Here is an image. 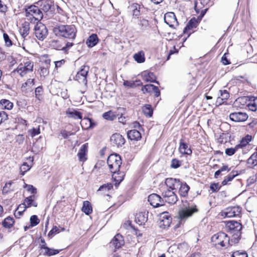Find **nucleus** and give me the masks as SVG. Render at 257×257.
<instances>
[{
	"label": "nucleus",
	"mask_w": 257,
	"mask_h": 257,
	"mask_svg": "<svg viewBox=\"0 0 257 257\" xmlns=\"http://www.w3.org/2000/svg\"><path fill=\"white\" fill-rule=\"evenodd\" d=\"M54 34L57 37H63L73 41L76 37V29L74 25H60L53 29Z\"/></svg>",
	"instance_id": "nucleus-1"
},
{
	"label": "nucleus",
	"mask_w": 257,
	"mask_h": 257,
	"mask_svg": "<svg viewBox=\"0 0 257 257\" xmlns=\"http://www.w3.org/2000/svg\"><path fill=\"white\" fill-rule=\"evenodd\" d=\"M225 227L227 231L232 234L231 240H233L234 243L238 242L241 236L240 230L242 229L241 223L234 220L229 221L226 223Z\"/></svg>",
	"instance_id": "nucleus-2"
},
{
	"label": "nucleus",
	"mask_w": 257,
	"mask_h": 257,
	"mask_svg": "<svg viewBox=\"0 0 257 257\" xmlns=\"http://www.w3.org/2000/svg\"><path fill=\"white\" fill-rule=\"evenodd\" d=\"M26 19L31 22L35 23L43 18V14L38 7L32 5L25 9Z\"/></svg>",
	"instance_id": "nucleus-3"
},
{
	"label": "nucleus",
	"mask_w": 257,
	"mask_h": 257,
	"mask_svg": "<svg viewBox=\"0 0 257 257\" xmlns=\"http://www.w3.org/2000/svg\"><path fill=\"white\" fill-rule=\"evenodd\" d=\"M198 209L196 205L188 206L180 208L178 211V219L180 223L185 221L189 217L198 212Z\"/></svg>",
	"instance_id": "nucleus-4"
},
{
	"label": "nucleus",
	"mask_w": 257,
	"mask_h": 257,
	"mask_svg": "<svg viewBox=\"0 0 257 257\" xmlns=\"http://www.w3.org/2000/svg\"><path fill=\"white\" fill-rule=\"evenodd\" d=\"M107 163L111 173L118 172L121 165V159L118 155L111 154L107 160Z\"/></svg>",
	"instance_id": "nucleus-5"
},
{
	"label": "nucleus",
	"mask_w": 257,
	"mask_h": 257,
	"mask_svg": "<svg viewBox=\"0 0 257 257\" xmlns=\"http://www.w3.org/2000/svg\"><path fill=\"white\" fill-rule=\"evenodd\" d=\"M211 241L216 246L219 245L222 247H224L229 244V237L223 232H219L213 235L211 237Z\"/></svg>",
	"instance_id": "nucleus-6"
},
{
	"label": "nucleus",
	"mask_w": 257,
	"mask_h": 257,
	"mask_svg": "<svg viewBox=\"0 0 257 257\" xmlns=\"http://www.w3.org/2000/svg\"><path fill=\"white\" fill-rule=\"evenodd\" d=\"M34 67V63L30 61H27L24 62V64L21 63L15 70L18 73L23 77L26 74L32 72Z\"/></svg>",
	"instance_id": "nucleus-7"
},
{
	"label": "nucleus",
	"mask_w": 257,
	"mask_h": 257,
	"mask_svg": "<svg viewBox=\"0 0 257 257\" xmlns=\"http://www.w3.org/2000/svg\"><path fill=\"white\" fill-rule=\"evenodd\" d=\"M162 195L165 202L169 204H175L178 200L177 196L175 192L169 189L164 190L162 192Z\"/></svg>",
	"instance_id": "nucleus-8"
},
{
	"label": "nucleus",
	"mask_w": 257,
	"mask_h": 257,
	"mask_svg": "<svg viewBox=\"0 0 257 257\" xmlns=\"http://www.w3.org/2000/svg\"><path fill=\"white\" fill-rule=\"evenodd\" d=\"M36 37L40 40H43L48 35V30L46 27L43 24H37L35 28Z\"/></svg>",
	"instance_id": "nucleus-9"
},
{
	"label": "nucleus",
	"mask_w": 257,
	"mask_h": 257,
	"mask_svg": "<svg viewBox=\"0 0 257 257\" xmlns=\"http://www.w3.org/2000/svg\"><path fill=\"white\" fill-rule=\"evenodd\" d=\"M89 68L87 66H82L80 70L75 76V79L80 83L86 84L87 76Z\"/></svg>",
	"instance_id": "nucleus-10"
},
{
	"label": "nucleus",
	"mask_w": 257,
	"mask_h": 257,
	"mask_svg": "<svg viewBox=\"0 0 257 257\" xmlns=\"http://www.w3.org/2000/svg\"><path fill=\"white\" fill-rule=\"evenodd\" d=\"M241 208L238 206H232L226 208L222 212V216L225 217H233L239 216Z\"/></svg>",
	"instance_id": "nucleus-11"
},
{
	"label": "nucleus",
	"mask_w": 257,
	"mask_h": 257,
	"mask_svg": "<svg viewBox=\"0 0 257 257\" xmlns=\"http://www.w3.org/2000/svg\"><path fill=\"white\" fill-rule=\"evenodd\" d=\"M200 20L195 18H192L188 23L186 26L185 27L183 30V33L184 34H187L188 37L193 32V29L196 28L200 22Z\"/></svg>",
	"instance_id": "nucleus-12"
},
{
	"label": "nucleus",
	"mask_w": 257,
	"mask_h": 257,
	"mask_svg": "<svg viewBox=\"0 0 257 257\" xmlns=\"http://www.w3.org/2000/svg\"><path fill=\"white\" fill-rule=\"evenodd\" d=\"M51 46L54 49L58 50H62L65 53H67L69 49L73 46L72 42H67L65 46H63L59 41L53 40L51 41Z\"/></svg>",
	"instance_id": "nucleus-13"
},
{
	"label": "nucleus",
	"mask_w": 257,
	"mask_h": 257,
	"mask_svg": "<svg viewBox=\"0 0 257 257\" xmlns=\"http://www.w3.org/2000/svg\"><path fill=\"white\" fill-rule=\"evenodd\" d=\"M148 201L154 207H158L164 205L163 200L157 194H152L148 196Z\"/></svg>",
	"instance_id": "nucleus-14"
},
{
	"label": "nucleus",
	"mask_w": 257,
	"mask_h": 257,
	"mask_svg": "<svg viewBox=\"0 0 257 257\" xmlns=\"http://www.w3.org/2000/svg\"><path fill=\"white\" fill-rule=\"evenodd\" d=\"M165 22L171 28H175L178 25L175 15L173 12L166 13L164 16Z\"/></svg>",
	"instance_id": "nucleus-15"
},
{
	"label": "nucleus",
	"mask_w": 257,
	"mask_h": 257,
	"mask_svg": "<svg viewBox=\"0 0 257 257\" xmlns=\"http://www.w3.org/2000/svg\"><path fill=\"white\" fill-rule=\"evenodd\" d=\"M159 225L161 228L168 227L171 223L172 218L168 212H163L161 214Z\"/></svg>",
	"instance_id": "nucleus-16"
},
{
	"label": "nucleus",
	"mask_w": 257,
	"mask_h": 257,
	"mask_svg": "<svg viewBox=\"0 0 257 257\" xmlns=\"http://www.w3.org/2000/svg\"><path fill=\"white\" fill-rule=\"evenodd\" d=\"M230 119L235 122H242L248 118V115L245 112H234L229 114Z\"/></svg>",
	"instance_id": "nucleus-17"
},
{
	"label": "nucleus",
	"mask_w": 257,
	"mask_h": 257,
	"mask_svg": "<svg viewBox=\"0 0 257 257\" xmlns=\"http://www.w3.org/2000/svg\"><path fill=\"white\" fill-rule=\"evenodd\" d=\"M142 91L143 93H154L156 97H158L160 95V91L158 87L153 84H150L144 85L142 88Z\"/></svg>",
	"instance_id": "nucleus-18"
},
{
	"label": "nucleus",
	"mask_w": 257,
	"mask_h": 257,
	"mask_svg": "<svg viewBox=\"0 0 257 257\" xmlns=\"http://www.w3.org/2000/svg\"><path fill=\"white\" fill-rule=\"evenodd\" d=\"M110 142L113 146L121 147L125 143V139L119 134H114L110 138Z\"/></svg>",
	"instance_id": "nucleus-19"
},
{
	"label": "nucleus",
	"mask_w": 257,
	"mask_h": 257,
	"mask_svg": "<svg viewBox=\"0 0 257 257\" xmlns=\"http://www.w3.org/2000/svg\"><path fill=\"white\" fill-rule=\"evenodd\" d=\"M38 205L37 202L35 201V196L31 195L28 197H26L24 202L21 204V207H24V210H25L27 208L31 207H37Z\"/></svg>",
	"instance_id": "nucleus-20"
},
{
	"label": "nucleus",
	"mask_w": 257,
	"mask_h": 257,
	"mask_svg": "<svg viewBox=\"0 0 257 257\" xmlns=\"http://www.w3.org/2000/svg\"><path fill=\"white\" fill-rule=\"evenodd\" d=\"M180 180L179 179L172 178H167L165 181V184L167 188L171 190H176L180 185Z\"/></svg>",
	"instance_id": "nucleus-21"
},
{
	"label": "nucleus",
	"mask_w": 257,
	"mask_h": 257,
	"mask_svg": "<svg viewBox=\"0 0 257 257\" xmlns=\"http://www.w3.org/2000/svg\"><path fill=\"white\" fill-rule=\"evenodd\" d=\"M124 244L123 237L120 234H116L110 242V245L113 246L115 249H118Z\"/></svg>",
	"instance_id": "nucleus-22"
},
{
	"label": "nucleus",
	"mask_w": 257,
	"mask_h": 257,
	"mask_svg": "<svg viewBox=\"0 0 257 257\" xmlns=\"http://www.w3.org/2000/svg\"><path fill=\"white\" fill-rule=\"evenodd\" d=\"M66 114L69 118L75 119H81L82 118V113L73 108H69L66 111Z\"/></svg>",
	"instance_id": "nucleus-23"
},
{
	"label": "nucleus",
	"mask_w": 257,
	"mask_h": 257,
	"mask_svg": "<svg viewBox=\"0 0 257 257\" xmlns=\"http://www.w3.org/2000/svg\"><path fill=\"white\" fill-rule=\"evenodd\" d=\"M220 95L216 99V104L218 105L224 103L229 97V94L226 90H220Z\"/></svg>",
	"instance_id": "nucleus-24"
},
{
	"label": "nucleus",
	"mask_w": 257,
	"mask_h": 257,
	"mask_svg": "<svg viewBox=\"0 0 257 257\" xmlns=\"http://www.w3.org/2000/svg\"><path fill=\"white\" fill-rule=\"evenodd\" d=\"M40 9L45 12H47L51 8L53 2L51 0H41L38 2Z\"/></svg>",
	"instance_id": "nucleus-25"
},
{
	"label": "nucleus",
	"mask_w": 257,
	"mask_h": 257,
	"mask_svg": "<svg viewBox=\"0 0 257 257\" xmlns=\"http://www.w3.org/2000/svg\"><path fill=\"white\" fill-rule=\"evenodd\" d=\"M88 145L87 144L83 145L77 154L80 161L84 162L86 160L85 156L87 152Z\"/></svg>",
	"instance_id": "nucleus-26"
},
{
	"label": "nucleus",
	"mask_w": 257,
	"mask_h": 257,
	"mask_svg": "<svg viewBox=\"0 0 257 257\" xmlns=\"http://www.w3.org/2000/svg\"><path fill=\"white\" fill-rule=\"evenodd\" d=\"M143 79L146 82H155L159 84L156 80V77L153 72H144L142 74Z\"/></svg>",
	"instance_id": "nucleus-27"
},
{
	"label": "nucleus",
	"mask_w": 257,
	"mask_h": 257,
	"mask_svg": "<svg viewBox=\"0 0 257 257\" xmlns=\"http://www.w3.org/2000/svg\"><path fill=\"white\" fill-rule=\"evenodd\" d=\"M179 193L181 196L185 197L188 195L190 189L189 186L186 183H182L180 181V185L178 187Z\"/></svg>",
	"instance_id": "nucleus-28"
},
{
	"label": "nucleus",
	"mask_w": 257,
	"mask_h": 257,
	"mask_svg": "<svg viewBox=\"0 0 257 257\" xmlns=\"http://www.w3.org/2000/svg\"><path fill=\"white\" fill-rule=\"evenodd\" d=\"M179 151L182 154L186 155H191L192 154L191 149L188 147V145L185 144L183 140H180Z\"/></svg>",
	"instance_id": "nucleus-29"
},
{
	"label": "nucleus",
	"mask_w": 257,
	"mask_h": 257,
	"mask_svg": "<svg viewBox=\"0 0 257 257\" xmlns=\"http://www.w3.org/2000/svg\"><path fill=\"white\" fill-rule=\"evenodd\" d=\"M128 138L131 140L138 141L141 138V134L136 130H130L127 132Z\"/></svg>",
	"instance_id": "nucleus-30"
},
{
	"label": "nucleus",
	"mask_w": 257,
	"mask_h": 257,
	"mask_svg": "<svg viewBox=\"0 0 257 257\" xmlns=\"http://www.w3.org/2000/svg\"><path fill=\"white\" fill-rule=\"evenodd\" d=\"M98 41V39L96 34L90 35L86 41V44L89 47H93L95 46Z\"/></svg>",
	"instance_id": "nucleus-31"
},
{
	"label": "nucleus",
	"mask_w": 257,
	"mask_h": 257,
	"mask_svg": "<svg viewBox=\"0 0 257 257\" xmlns=\"http://www.w3.org/2000/svg\"><path fill=\"white\" fill-rule=\"evenodd\" d=\"M238 175V173L236 171H231L227 176L224 177V180L221 183L222 185L224 186L227 185L229 182L231 181L233 179Z\"/></svg>",
	"instance_id": "nucleus-32"
},
{
	"label": "nucleus",
	"mask_w": 257,
	"mask_h": 257,
	"mask_svg": "<svg viewBox=\"0 0 257 257\" xmlns=\"http://www.w3.org/2000/svg\"><path fill=\"white\" fill-rule=\"evenodd\" d=\"M112 173V177L115 182V184H119L123 179V177L124 176V173L119 171L118 172Z\"/></svg>",
	"instance_id": "nucleus-33"
},
{
	"label": "nucleus",
	"mask_w": 257,
	"mask_h": 257,
	"mask_svg": "<svg viewBox=\"0 0 257 257\" xmlns=\"http://www.w3.org/2000/svg\"><path fill=\"white\" fill-rule=\"evenodd\" d=\"M247 107L249 109L254 111L257 110V97L250 96V100L247 103Z\"/></svg>",
	"instance_id": "nucleus-34"
},
{
	"label": "nucleus",
	"mask_w": 257,
	"mask_h": 257,
	"mask_svg": "<svg viewBox=\"0 0 257 257\" xmlns=\"http://www.w3.org/2000/svg\"><path fill=\"white\" fill-rule=\"evenodd\" d=\"M81 210L86 215H89L92 212V208L90 203L88 201L83 202Z\"/></svg>",
	"instance_id": "nucleus-35"
},
{
	"label": "nucleus",
	"mask_w": 257,
	"mask_h": 257,
	"mask_svg": "<svg viewBox=\"0 0 257 257\" xmlns=\"http://www.w3.org/2000/svg\"><path fill=\"white\" fill-rule=\"evenodd\" d=\"M30 27L28 23H25L20 30V33L23 38L26 37L29 34Z\"/></svg>",
	"instance_id": "nucleus-36"
},
{
	"label": "nucleus",
	"mask_w": 257,
	"mask_h": 257,
	"mask_svg": "<svg viewBox=\"0 0 257 257\" xmlns=\"http://www.w3.org/2000/svg\"><path fill=\"white\" fill-rule=\"evenodd\" d=\"M14 219L13 217L9 216L6 218L2 222V225L5 228H11L14 224Z\"/></svg>",
	"instance_id": "nucleus-37"
},
{
	"label": "nucleus",
	"mask_w": 257,
	"mask_h": 257,
	"mask_svg": "<svg viewBox=\"0 0 257 257\" xmlns=\"http://www.w3.org/2000/svg\"><path fill=\"white\" fill-rule=\"evenodd\" d=\"M0 104L1 105L2 108L8 110H11L13 107V103L7 99H2L0 101Z\"/></svg>",
	"instance_id": "nucleus-38"
},
{
	"label": "nucleus",
	"mask_w": 257,
	"mask_h": 257,
	"mask_svg": "<svg viewBox=\"0 0 257 257\" xmlns=\"http://www.w3.org/2000/svg\"><path fill=\"white\" fill-rule=\"evenodd\" d=\"M210 2V0H199L196 2L195 5V9L196 11H199V9L207 6Z\"/></svg>",
	"instance_id": "nucleus-39"
},
{
	"label": "nucleus",
	"mask_w": 257,
	"mask_h": 257,
	"mask_svg": "<svg viewBox=\"0 0 257 257\" xmlns=\"http://www.w3.org/2000/svg\"><path fill=\"white\" fill-rule=\"evenodd\" d=\"M134 58L138 63L144 62L145 61L144 52L143 51H141L136 53L134 55Z\"/></svg>",
	"instance_id": "nucleus-40"
},
{
	"label": "nucleus",
	"mask_w": 257,
	"mask_h": 257,
	"mask_svg": "<svg viewBox=\"0 0 257 257\" xmlns=\"http://www.w3.org/2000/svg\"><path fill=\"white\" fill-rule=\"evenodd\" d=\"M141 8V5L137 3H133L131 5V9L133 11V15L136 16H139L140 15Z\"/></svg>",
	"instance_id": "nucleus-41"
},
{
	"label": "nucleus",
	"mask_w": 257,
	"mask_h": 257,
	"mask_svg": "<svg viewBox=\"0 0 257 257\" xmlns=\"http://www.w3.org/2000/svg\"><path fill=\"white\" fill-rule=\"evenodd\" d=\"M147 218L145 216V213L141 212L138 214L136 217V221L139 224H142L146 222Z\"/></svg>",
	"instance_id": "nucleus-42"
},
{
	"label": "nucleus",
	"mask_w": 257,
	"mask_h": 257,
	"mask_svg": "<svg viewBox=\"0 0 257 257\" xmlns=\"http://www.w3.org/2000/svg\"><path fill=\"white\" fill-rule=\"evenodd\" d=\"M250 96H242L236 99L235 102L237 103H240L241 105H246L247 106V103L250 100Z\"/></svg>",
	"instance_id": "nucleus-43"
},
{
	"label": "nucleus",
	"mask_w": 257,
	"mask_h": 257,
	"mask_svg": "<svg viewBox=\"0 0 257 257\" xmlns=\"http://www.w3.org/2000/svg\"><path fill=\"white\" fill-rule=\"evenodd\" d=\"M143 111L146 115L152 116L153 111L152 106L150 104H146L143 107Z\"/></svg>",
	"instance_id": "nucleus-44"
},
{
	"label": "nucleus",
	"mask_w": 257,
	"mask_h": 257,
	"mask_svg": "<svg viewBox=\"0 0 257 257\" xmlns=\"http://www.w3.org/2000/svg\"><path fill=\"white\" fill-rule=\"evenodd\" d=\"M45 251L44 253V255L47 256H51L53 255H55L58 254L59 252V250L55 249L49 248L48 247H45Z\"/></svg>",
	"instance_id": "nucleus-45"
},
{
	"label": "nucleus",
	"mask_w": 257,
	"mask_h": 257,
	"mask_svg": "<svg viewBox=\"0 0 257 257\" xmlns=\"http://www.w3.org/2000/svg\"><path fill=\"white\" fill-rule=\"evenodd\" d=\"M102 116L104 119L108 120H113L116 118V117L114 112L111 110L104 113Z\"/></svg>",
	"instance_id": "nucleus-46"
},
{
	"label": "nucleus",
	"mask_w": 257,
	"mask_h": 257,
	"mask_svg": "<svg viewBox=\"0 0 257 257\" xmlns=\"http://www.w3.org/2000/svg\"><path fill=\"white\" fill-rule=\"evenodd\" d=\"M35 93L36 98L38 100H41L42 98V95L43 93V89L42 86H40L37 87L35 89Z\"/></svg>",
	"instance_id": "nucleus-47"
},
{
	"label": "nucleus",
	"mask_w": 257,
	"mask_h": 257,
	"mask_svg": "<svg viewBox=\"0 0 257 257\" xmlns=\"http://www.w3.org/2000/svg\"><path fill=\"white\" fill-rule=\"evenodd\" d=\"M231 257H248V255L245 251L236 250L232 253Z\"/></svg>",
	"instance_id": "nucleus-48"
},
{
	"label": "nucleus",
	"mask_w": 257,
	"mask_h": 257,
	"mask_svg": "<svg viewBox=\"0 0 257 257\" xmlns=\"http://www.w3.org/2000/svg\"><path fill=\"white\" fill-rule=\"evenodd\" d=\"M83 123H85L86 124H88V125L86 127V128H91L93 127L95 124L92 122V120L91 118H84L83 120H82V122L81 123V126L82 127Z\"/></svg>",
	"instance_id": "nucleus-49"
},
{
	"label": "nucleus",
	"mask_w": 257,
	"mask_h": 257,
	"mask_svg": "<svg viewBox=\"0 0 257 257\" xmlns=\"http://www.w3.org/2000/svg\"><path fill=\"white\" fill-rule=\"evenodd\" d=\"M112 188V185L111 183L105 184L101 186L97 191H102L105 193L106 191L110 190Z\"/></svg>",
	"instance_id": "nucleus-50"
},
{
	"label": "nucleus",
	"mask_w": 257,
	"mask_h": 257,
	"mask_svg": "<svg viewBox=\"0 0 257 257\" xmlns=\"http://www.w3.org/2000/svg\"><path fill=\"white\" fill-rule=\"evenodd\" d=\"M240 146H236L234 148H227L225 149V154L229 156L233 155L235 152L239 149Z\"/></svg>",
	"instance_id": "nucleus-51"
},
{
	"label": "nucleus",
	"mask_w": 257,
	"mask_h": 257,
	"mask_svg": "<svg viewBox=\"0 0 257 257\" xmlns=\"http://www.w3.org/2000/svg\"><path fill=\"white\" fill-rule=\"evenodd\" d=\"M40 222V220L36 215H33L30 217V223L32 226H35L38 224Z\"/></svg>",
	"instance_id": "nucleus-52"
},
{
	"label": "nucleus",
	"mask_w": 257,
	"mask_h": 257,
	"mask_svg": "<svg viewBox=\"0 0 257 257\" xmlns=\"http://www.w3.org/2000/svg\"><path fill=\"white\" fill-rule=\"evenodd\" d=\"M24 187L27 188V191L33 194V195H35V194L37 193L36 188L32 185H28L25 183Z\"/></svg>",
	"instance_id": "nucleus-53"
},
{
	"label": "nucleus",
	"mask_w": 257,
	"mask_h": 257,
	"mask_svg": "<svg viewBox=\"0 0 257 257\" xmlns=\"http://www.w3.org/2000/svg\"><path fill=\"white\" fill-rule=\"evenodd\" d=\"M139 25L141 26L142 30H145L149 27V22L148 20L143 19L140 20Z\"/></svg>",
	"instance_id": "nucleus-54"
},
{
	"label": "nucleus",
	"mask_w": 257,
	"mask_h": 257,
	"mask_svg": "<svg viewBox=\"0 0 257 257\" xmlns=\"http://www.w3.org/2000/svg\"><path fill=\"white\" fill-rule=\"evenodd\" d=\"M181 163L179 160L176 159H173L171 161V167L172 168L177 169L181 166Z\"/></svg>",
	"instance_id": "nucleus-55"
},
{
	"label": "nucleus",
	"mask_w": 257,
	"mask_h": 257,
	"mask_svg": "<svg viewBox=\"0 0 257 257\" xmlns=\"http://www.w3.org/2000/svg\"><path fill=\"white\" fill-rule=\"evenodd\" d=\"M28 133L31 135V136L33 138L35 136L39 135L40 134V130L39 128V126L38 128H33L32 129L29 130L28 131Z\"/></svg>",
	"instance_id": "nucleus-56"
},
{
	"label": "nucleus",
	"mask_w": 257,
	"mask_h": 257,
	"mask_svg": "<svg viewBox=\"0 0 257 257\" xmlns=\"http://www.w3.org/2000/svg\"><path fill=\"white\" fill-rule=\"evenodd\" d=\"M34 85V79H28L26 82L23 84L22 87L25 88L27 87H31Z\"/></svg>",
	"instance_id": "nucleus-57"
},
{
	"label": "nucleus",
	"mask_w": 257,
	"mask_h": 257,
	"mask_svg": "<svg viewBox=\"0 0 257 257\" xmlns=\"http://www.w3.org/2000/svg\"><path fill=\"white\" fill-rule=\"evenodd\" d=\"M3 37L7 46L10 47L12 45V42L7 34L4 33Z\"/></svg>",
	"instance_id": "nucleus-58"
},
{
	"label": "nucleus",
	"mask_w": 257,
	"mask_h": 257,
	"mask_svg": "<svg viewBox=\"0 0 257 257\" xmlns=\"http://www.w3.org/2000/svg\"><path fill=\"white\" fill-rule=\"evenodd\" d=\"M8 114L4 111H0V124L8 119Z\"/></svg>",
	"instance_id": "nucleus-59"
},
{
	"label": "nucleus",
	"mask_w": 257,
	"mask_h": 257,
	"mask_svg": "<svg viewBox=\"0 0 257 257\" xmlns=\"http://www.w3.org/2000/svg\"><path fill=\"white\" fill-rule=\"evenodd\" d=\"M49 71L48 67H41L40 74L41 76H42L43 77H45V76H47L49 74Z\"/></svg>",
	"instance_id": "nucleus-60"
},
{
	"label": "nucleus",
	"mask_w": 257,
	"mask_h": 257,
	"mask_svg": "<svg viewBox=\"0 0 257 257\" xmlns=\"http://www.w3.org/2000/svg\"><path fill=\"white\" fill-rule=\"evenodd\" d=\"M12 184V181H10L9 182L5 184V186L3 187V194H6L10 191V187H11Z\"/></svg>",
	"instance_id": "nucleus-61"
},
{
	"label": "nucleus",
	"mask_w": 257,
	"mask_h": 257,
	"mask_svg": "<svg viewBox=\"0 0 257 257\" xmlns=\"http://www.w3.org/2000/svg\"><path fill=\"white\" fill-rule=\"evenodd\" d=\"M210 188L212 192H215L220 189V186H219L218 183H213L210 185Z\"/></svg>",
	"instance_id": "nucleus-62"
},
{
	"label": "nucleus",
	"mask_w": 257,
	"mask_h": 257,
	"mask_svg": "<svg viewBox=\"0 0 257 257\" xmlns=\"http://www.w3.org/2000/svg\"><path fill=\"white\" fill-rule=\"evenodd\" d=\"M30 169V167L27 164V163H24L22 167H21V171L22 172L23 170H24L23 172L21 173L22 175H24L25 174V172H27V171L29 170Z\"/></svg>",
	"instance_id": "nucleus-63"
},
{
	"label": "nucleus",
	"mask_w": 257,
	"mask_h": 257,
	"mask_svg": "<svg viewBox=\"0 0 257 257\" xmlns=\"http://www.w3.org/2000/svg\"><path fill=\"white\" fill-rule=\"evenodd\" d=\"M250 142V139H248V140H246V139H243L240 143L238 145H237V146H240L239 148H242V147H245V146H246V145L247 144H248V143Z\"/></svg>",
	"instance_id": "nucleus-64"
}]
</instances>
